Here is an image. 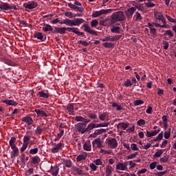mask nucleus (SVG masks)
<instances>
[{
	"label": "nucleus",
	"mask_w": 176,
	"mask_h": 176,
	"mask_svg": "<svg viewBox=\"0 0 176 176\" xmlns=\"http://www.w3.org/2000/svg\"><path fill=\"white\" fill-rule=\"evenodd\" d=\"M113 170H114V169L111 166L107 165L106 167V175L111 176V173Z\"/></svg>",
	"instance_id": "25"
},
{
	"label": "nucleus",
	"mask_w": 176,
	"mask_h": 176,
	"mask_svg": "<svg viewBox=\"0 0 176 176\" xmlns=\"http://www.w3.org/2000/svg\"><path fill=\"white\" fill-rule=\"evenodd\" d=\"M160 162H162V163H167L168 161V157L164 156V157H161V158L160 159Z\"/></svg>",
	"instance_id": "59"
},
{
	"label": "nucleus",
	"mask_w": 176,
	"mask_h": 176,
	"mask_svg": "<svg viewBox=\"0 0 176 176\" xmlns=\"http://www.w3.org/2000/svg\"><path fill=\"white\" fill-rule=\"evenodd\" d=\"M41 161V159L38 156H34L32 158V161H31V163L34 165H37L38 164V163L40 162Z\"/></svg>",
	"instance_id": "26"
},
{
	"label": "nucleus",
	"mask_w": 176,
	"mask_h": 176,
	"mask_svg": "<svg viewBox=\"0 0 176 176\" xmlns=\"http://www.w3.org/2000/svg\"><path fill=\"white\" fill-rule=\"evenodd\" d=\"M34 173V168H30L28 170H27L25 171V175L26 176H30Z\"/></svg>",
	"instance_id": "49"
},
{
	"label": "nucleus",
	"mask_w": 176,
	"mask_h": 176,
	"mask_svg": "<svg viewBox=\"0 0 176 176\" xmlns=\"http://www.w3.org/2000/svg\"><path fill=\"white\" fill-rule=\"evenodd\" d=\"M113 10L109 9V10H101L100 11H96L92 14V16L94 18L98 17L100 15L111 13Z\"/></svg>",
	"instance_id": "6"
},
{
	"label": "nucleus",
	"mask_w": 176,
	"mask_h": 176,
	"mask_svg": "<svg viewBox=\"0 0 176 176\" xmlns=\"http://www.w3.org/2000/svg\"><path fill=\"white\" fill-rule=\"evenodd\" d=\"M28 144H23L21 149H20V153L21 154L23 153L24 151L28 148Z\"/></svg>",
	"instance_id": "50"
},
{
	"label": "nucleus",
	"mask_w": 176,
	"mask_h": 176,
	"mask_svg": "<svg viewBox=\"0 0 176 176\" xmlns=\"http://www.w3.org/2000/svg\"><path fill=\"white\" fill-rule=\"evenodd\" d=\"M87 159V155L86 154H80L78 155L76 157L77 162H80L82 161H84Z\"/></svg>",
	"instance_id": "27"
},
{
	"label": "nucleus",
	"mask_w": 176,
	"mask_h": 176,
	"mask_svg": "<svg viewBox=\"0 0 176 176\" xmlns=\"http://www.w3.org/2000/svg\"><path fill=\"white\" fill-rule=\"evenodd\" d=\"M106 118H107V114L105 113H99V119L100 120H102V122H104Z\"/></svg>",
	"instance_id": "51"
},
{
	"label": "nucleus",
	"mask_w": 176,
	"mask_h": 176,
	"mask_svg": "<svg viewBox=\"0 0 176 176\" xmlns=\"http://www.w3.org/2000/svg\"><path fill=\"white\" fill-rule=\"evenodd\" d=\"M86 124H84V122H79L77 124H76V129L77 131L79 133H81V134H85V133H91L92 131V125L91 122L89 124L87 127L86 128Z\"/></svg>",
	"instance_id": "2"
},
{
	"label": "nucleus",
	"mask_w": 176,
	"mask_h": 176,
	"mask_svg": "<svg viewBox=\"0 0 176 176\" xmlns=\"http://www.w3.org/2000/svg\"><path fill=\"white\" fill-rule=\"evenodd\" d=\"M137 155H138V153L135 152V153H132V154L126 156V160H132V159L135 158Z\"/></svg>",
	"instance_id": "47"
},
{
	"label": "nucleus",
	"mask_w": 176,
	"mask_h": 176,
	"mask_svg": "<svg viewBox=\"0 0 176 176\" xmlns=\"http://www.w3.org/2000/svg\"><path fill=\"white\" fill-rule=\"evenodd\" d=\"M144 104V100H136L133 102V105L135 107H138L139 105H143Z\"/></svg>",
	"instance_id": "38"
},
{
	"label": "nucleus",
	"mask_w": 176,
	"mask_h": 176,
	"mask_svg": "<svg viewBox=\"0 0 176 176\" xmlns=\"http://www.w3.org/2000/svg\"><path fill=\"white\" fill-rule=\"evenodd\" d=\"M126 19L125 15L122 11H118L114 12L111 19L112 24H115L118 21H124Z\"/></svg>",
	"instance_id": "3"
},
{
	"label": "nucleus",
	"mask_w": 176,
	"mask_h": 176,
	"mask_svg": "<svg viewBox=\"0 0 176 176\" xmlns=\"http://www.w3.org/2000/svg\"><path fill=\"white\" fill-rule=\"evenodd\" d=\"M111 32L112 33H117V34H120V28L118 27V26H116V27H113L111 29Z\"/></svg>",
	"instance_id": "35"
},
{
	"label": "nucleus",
	"mask_w": 176,
	"mask_h": 176,
	"mask_svg": "<svg viewBox=\"0 0 176 176\" xmlns=\"http://www.w3.org/2000/svg\"><path fill=\"white\" fill-rule=\"evenodd\" d=\"M51 171H52V175L53 176H57L58 174L59 173V167L57 166H52Z\"/></svg>",
	"instance_id": "20"
},
{
	"label": "nucleus",
	"mask_w": 176,
	"mask_h": 176,
	"mask_svg": "<svg viewBox=\"0 0 176 176\" xmlns=\"http://www.w3.org/2000/svg\"><path fill=\"white\" fill-rule=\"evenodd\" d=\"M33 36L34 38H36L38 40H41L42 41H43L44 36L41 32H35Z\"/></svg>",
	"instance_id": "31"
},
{
	"label": "nucleus",
	"mask_w": 176,
	"mask_h": 176,
	"mask_svg": "<svg viewBox=\"0 0 176 176\" xmlns=\"http://www.w3.org/2000/svg\"><path fill=\"white\" fill-rule=\"evenodd\" d=\"M99 120H94L91 122V129L94 130V129H98L99 127H108L109 126V122H102L100 124L98 123Z\"/></svg>",
	"instance_id": "4"
},
{
	"label": "nucleus",
	"mask_w": 176,
	"mask_h": 176,
	"mask_svg": "<svg viewBox=\"0 0 176 176\" xmlns=\"http://www.w3.org/2000/svg\"><path fill=\"white\" fill-rule=\"evenodd\" d=\"M43 30L45 32H51L53 33V32H54V30L52 28V27L50 25H49V24H45L43 28Z\"/></svg>",
	"instance_id": "22"
},
{
	"label": "nucleus",
	"mask_w": 176,
	"mask_h": 176,
	"mask_svg": "<svg viewBox=\"0 0 176 176\" xmlns=\"http://www.w3.org/2000/svg\"><path fill=\"white\" fill-rule=\"evenodd\" d=\"M107 140L109 148L116 149L118 147V143L116 138L107 139Z\"/></svg>",
	"instance_id": "8"
},
{
	"label": "nucleus",
	"mask_w": 176,
	"mask_h": 176,
	"mask_svg": "<svg viewBox=\"0 0 176 176\" xmlns=\"http://www.w3.org/2000/svg\"><path fill=\"white\" fill-rule=\"evenodd\" d=\"M131 150L133 151H140V149L138 147V145L135 143L131 144Z\"/></svg>",
	"instance_id": "42"
},
{
	"label": "nucleus",
	"mask_w": 176,
	"mask_h": 176,
	"mask_svg": "<svg viewBox=\"0 0 176 176\" xmlns=\"http://www.w3.org/2000/svg\"><path fill=\"white\" fill-rule=\"evenodd\" d=\"M163 137L164 133L163 131H162L161 133H160V134H158V136L155 138V139H154V142H157L158 141H161L163 139Z\"/></svg>",
	"instance_id": "40"
},
{
	"label": "nucleus",
	"mask_w": 176,
	"mask_h": 176,
	"mask_svg": "<svg viewBox=\"0 0 176 176\" xmlns=\"http://www.w3.org/2000/svg\"><path fill=\"white\" fill-rule=\"evenodd\" d=\"M98 25V21L97 20H94L91 23V25L92 28L96 27Z\"/></svg>",
	"instance_id": "63"
},
{
	"label": "nucleus",
	"mask_w": 176,
	"mask_h": 176,
	"mask_svg": "<svg viewBox=\"0 0 176 176\" xmlns=\"http://www.w3.org/2000/svg\"><path fill=\"white\" fill-rule=\"evenodd\" d=\"M78 43L82 45L83 46H88L89 45V43L87 41H79Z\"/></svg>",
	"instance_id": "64"
},
{
	"label": "nucleus",
	"mask_w": 176,
	"mask_h": 176,
	"mask_svg": "<svg viewBox=\"0 0 176 176\" xmlns=\"http://www.w3.org/2000/svg\"><path fill=\"white\" fill-rule=\"evenodd\" d=\"M135 16L136 17V21H140L143 19L142 16L138 12H136Z\"/></svg>",
	"instance_id": "52"
},
{
	"label": "nucleus",
	"mask_w": 176,
	"mask_h": 176,
	"mask_svg": "<svg viewBox=\"0 0 176 176\" xmlns=\"http://www.w3.org/2000/svg\"><path fill=\"white\" fill-rule=\"evenodd\" d=\"M105 131H106V130L104 129H97L95 131V132L94 133L90 135V137H91V138H96V137H98V135H100V134L105 133Z\"/></svg>",
	"instance_id": "15"
},
{
	"label": "nucleus",
	"mask_w": 176,
	"mask_h": 176,
	"mask_svg": "<svg viewBox=\"0 0 176 176\" xmlns=\"http://www.w3.org/2000/svg\"><path fill=\"white\" fill-rule=\"evenodd\" d=\"M38 153V148H32L29 151V153L30 155H36Z\"/></svg>",
	"instance_id": "45"
},
{
	"label": "nucleus",
	"mask_w": 176,
	"mask_h": 176,
	"mask_svg": "<svg viewBox=\"0 0 176 176\" xmlns=\"http://www.w3.org/2000/svg\"><path fill=\"white\" fill-rule=\"evenodd\" d=\"M31 140V136L25 135L23 138V144L28 145Z\"/></svg>",
	"instance_id": "34"
},
{
	"label": "nucleus",
	"mask_w": 176,
	"mask_h": 176,
	"mask_svg": "<svg viewBox=\"0 0 176 176\" xmlns=\"http://www.w3.org/2000/svg\"><path fill=\"white\" fill-rule=\"evenodd\" d=\"M62 150H63V144L60 142L54 145V146L52 148L51 151L52 153L55 154Z\"/></svg>",
	"instance_id": "11"
},
{
	"label": "nucleus",
	"mask_w": 176,
	"mask_h": 176,
	"mask_svg": "<svg viewBox=\"0 0 176 176\" xmlns=\"http://www.w3.org/2000/svg\"><path fill=\"white\" fill-rule=\"evenodd\" d=\"M68 6L73 9V10H78V11L80 12H82L84 11V8H80V7H78L76 6L74 3L72 4V3H69L68 4Z\"/></svg>",
	"instance_id": "23"
},
{
	"label": "nucleus",
	"mask_w": 176,
	"mask_h": 176,
	"mask_svg": "<svg viewBox=\"0 0 176 176\" xmlns=\"http://www.w3.org/2000/svg\"><path fill=\"white\" fill-rule=\"evenodd\" d=\"M72 28H58L55 27V30L53 32V33H58L60 34H64L66 33V31L68 30L69 32H72Z\"/></svg>",
	"instance_id": "9"
},
{
	"label": "nucleus",
	"mask_w": 176,
	"mask_h": 176,
	"mask_svg": "<svg viewBox=\"0 0 176 176\" xmlns=\"http://www.w3.org/2000/svg\"><path fill=\"white\" fill-rule=\"evenodd\" d=\"M124 86H125V87H131L133 86V82L130 79H126V81L124 82Z\"/></svg>",
	"instance_id": "43"
},
{
	"label": "nucleus",
	"mask_w": 176,
	"mask_h": 176,
	"mask_svg": "<svg viewBox=\"0 0 176 176\" xmlns=\"http://www.w3.org/2000/svg\"><path fill=\"white\" fill-rule=\"evenodd\" d=\"M2 102H3V104H6L7 105H11L12 107H16V105H18L16 102L12 100H3Z\"/></svg>",
	"instance_id": "21"
},
{
	"label": "nucleus",
	"mask_w": 176,
	"mask_h": 176,
	"mask_svg": "<svg viewBox=\"0 0 176 176\" xmlns=\"http://www.w3.org/2000/svg\"><path fill=\"white\" fill-rule=\"evenodd\" d=\"M157 165V162H151V164H150V169L155 170L156 168Z\"/></svg>",
	"instance_id": "58"
},
{
	"label": "nucleus",
	"mask_w": 176,
	"mask_h": 176,
	"mask_svg": "<svg viewBox=\"0 0 176 176\" xmlns=\"http://www.w3.org/2000/svg\"><path fill=\"white\" fill-rule=\"evenodd\" d=\"M163 154L162 150H160L157 152H155V154H154V157H160L161 155Z\"/></svg>",
	"instance_id": "57"
},
{
	"label": "nucleus",
	"mask_w": 176,
	"mask_h": 176,
	"mask_svg": "<svg viewBox=\"0 0 176 176\" xmlns=\"http://www.w3.org/2000/svg\"><path fill=\"white\" fill-rule=\"evenodd\" d=\"M38 96H39V97H41V98H49L50 96L48 94H46L45 92H43V91H39L38 93Z\"/></svg>",
	"instance_id": "33"
},
{
	"label": "nucleus",
	"mask_w": 176,
	"mask_h": 176,
	"mask_svg": "<svg viewBox=\"0 0 176 176\" xmlns=\"http://www.w3.org/2000/svg\"><path fill=\"white\" fill-rule=\"evenodd\" d=\"M34 112L36 113L38 116H41V118H47L48 116L45 111L41 109H35Z\"/></svg>",
	"instance_id": "17"
},
{
	"label": "nucleus",
	"mask_w": 176,
	"mask_h": 176,
	"mask_svg": "<svg viewBox=\"0 0 176 176\" xmlns=\"http://www.w3.org/2000/svg\"><path fill=\"white\" fill-rule=\"evenodd\" d=\"M71 32L75 33L78 36H83L85 34L84 32H79L78 28H74V27H72V31Z\"/></svg>",
	"instance_id": "29"
},
{
	"label": "nucleus",
	"mask_w": 176,
	"mask_h": 176,
	"mask_svg": "<svg viewBox=\"0 0 176 176\" xmlns=\"http://www.w3.org/2000/svg\"><path fill=\"white\" fill-rule=\"evenodd\" d=\"M85 21L83 19H74V20H71L69 19H66L63 21L60 22L61 25L65 24L66 25L73 27V26H80L82 23H83Z\"/></svg>",
	"instance_id": "1"
},
{
	"label": "nucleus",
	"mask_w": 176,
	"mask_h": 176,
	"mask_svg": "<svg viewBox=\"0 0 176 176\" xmlns=\"http://www.w3.org/2000/svg\"><path fill=\"white\" fill-rule=\"evenodd\" d=\"M11 148L13 151V153L12 154L11 157L14 158V157H18V154L19 151V148L16 146V145L14 146H12Z\"/></svg>",
	"instance_id": "24"
},
{
	"label": "nucleus",
	"mask_w": 176,
	"mask_h": 176,
	"mask_svg": "<svg viewBox=\"0 0 176 176\" xmlns=\"http://www.w3.org/2000/svg\"><path fill=\"white\" fill-rule=\"evenodd\" d=\"M72 170L76 171L77 173V174L80 176V175H83V170L80 169L79 168H78L76 166H72Z\"/></svg>",
	"instance_id": "30"
},
{
	"label": "nucleus",
	"mask_w": 176,
	"mask_h": 176,
	"mask_svg": "<svg viewBox=\"0 0 176 176\" xmlns=\"http://www.w3.org/2000/svg\"><path fill=\"white\" fill-rule=\"evenodd\" d=\"M74 119L76 122H82V123H84L85 118L80 116H76Z\"/></svg>",
	"instance_id": "46"
},
{
	"label": "nucleus",
	"mask_w": 176,
	"mask_h": 176,
	"mask_svg": "<svg viewBox=\"0 0 176 176\" xmlns=\"http://www.w3.org/2000/svg\"><path fill=\"white\" fill-rule=\"evenodd\" d=\"M103 46L107 48H113L114 47L115 45L112 43L106 42L103 44Z\"/></svg>",
	"instance_id": "44"
},
{
	"label": "nucleus",
	"mask_w": 176,
	"mask_h": 176,
	"mask_svg": "<svg viewBox=\"0 0 176 176\" xmlns=\"http://www.w3.org/2000/svg\"><path fill=\"white\" fill-rule=\"evenodd\" d=\"M0 9L3 10H18V8H16L14 4H8L7 3H3V2H2L1 3V6Z\"/></svg>",
	"instance_id": "5"
},
{
	"label": "nucleus",
	"mask_w": 176,
	"mask_h": 176,
	"mask_svg": "<svg viewBox=\"0 0 176 176\" xmlns=\"http://www.w3.org/2000/svg\"><path fill=\"white\" fill-rule=\"evenodd\" d=\"M83 148L87 152H90L91 151V144L90 141H87L83 144Z\"/></svg>",
	"instance_id": "18"
},
{
	"label": "nucleus",
	"mask_w": 176,
	"mask_h": 176,
	"mask_svg": "<svg viewBox=\"0 0 176 176\" xmlns=\"http://www.w3.org/2000/svg\"><path fill=\"white\" fill-rule=\"evenodd\" d=\"M104 142L101 140L100 138H97L94 140L92 142L93 146L94 147V145H97L98 148H104Z\"/></svg>",
	"instance_id": "12"
},
{
	"label": "nucleus",
	"mask_w": 176,
	"mask_h": 176,
	"mask_svg": "<svg viewBox=\"0 0 176 176\" xmlns=\"http://www.w3.org/2000/svg\"><path fill=\"white\" fill-rule=\"evenodd\" d=\"M144 5H146V7L147 8H153L156 6L155 3L151 2L146 3Z\"/></svg>",
	"instance_id": "61"
},
{
	"label": "nucleus",
	"mask_w": 176,
	"mask_h": 176,
	"mask_svg": "<svg viewBox=\"0 0 176 176\" xmlns=\"http://www.w3.org/2000/svg\"><path fill=\"white\" fill-rule=\"evenodd\" d=\"M88 116L90 119H94V120L98 118V116L96 113H90Z\"/></svg>",
	"instance_id": "62"
},
{
	"label": "nucleus",
	"mask_w": 176,
	"mask_h": 176,
	"mask_svg": "<svg viewBox=\"0 0 176 176\" xmlns=\"http://www.w3.org/2000/svg\"><path fill=\"white\" fill-rule=\"evenodd\" d=\"M138 126H144L146 124V121L144 119H140L138 120Z\"/></svg>",
	"instance_id": "56"
},
{
	"label": "nucleus",
	"mask_w": 176,
	"mask_h": 176,
	"mask_svg": "<svg viewBox=\"0 0 176 176\" xmlns=\"http://www.w3.org/2000/svg\"><path fill=\"white\" fill-rule=\"evenodd\" d=\"M15 141H16V138L12 137L11 139H10V142H9L10 146L11 147L15 146V144H14Z\"/></svg>",
	"instance_id": "53"
},
{
	"label": "nucleus",
	"mask_w": 176,
	"mask_h": 176,
	"mask_svg": "<svg viewBox=\"0 0 176 176\" xmlns=\"http://www.w3.org/2000/svg\"><path fill=\"white\" fill-rule=\"evenodd\" d=\"M21 120L25 123H27L28 126H32L33 124V120L30 116H25L21 118Z\"/></svg>",
	"instance_id": "16"
},
{
	"label": "nucleus",
	"mask_w": 176,
	"mask_h": 176,
	"mask_svg": "<svg viewBox=\"0 0 176 176\" xmlns=\"http://www.w3.org/2000/svg\"><path fill=\"white\" fill-rule=\"evenodd\" d=\"M37 3H36L35 1H32L29 3H25L23 5V7L27 8V9H29V10H32V9H34L37 7Z\"/></svg>",
	"instance_id": "14"
},
{
	"label": "nucleus",
	"mask_w": 176,
	"mask_h": 176,
	"mask_svg": "<svg viewBox=\"0 0 176 176\" xmlns=\"http://www.w3.org/2000/svg\"><path fill=\"white\" fill-rule=\"evenodd\" d=\"M82 27L85 28V31L89 33L90 34L95 36L98 35V32L94 30L91 29L88 24L85 23Z\"/></svg>",
	"instance_id": "10"
},
{
	"label": "nucleus",
	"mask_w": 176,
	"mask_h": 176,
	"mask_svg": "<svg viewBox=\"0 0 176 176\" xmlns=\"http://www.w3.org/2000/svg\"><path fill=\"white\" fill-rule=\"evenodd\" d=\"M1 61L3 62L5 64H7L8 65L14 66V63L10 59L1 58Z\"/></svg>",
	"instance_id": "32"
},
{
	"label": "nucleus",
	"mask_w": 176,
	"mask_h": 176,
	"mask_svg": "<svg viewBox=\"0 0 176 176\" xmlns=\"http://www.w3.org/2000/svg\"><path fill=\"white\" fill-rule=\"evenodd\" d=\"M135 12V8H131L128 10H126V11H125V15H126V18L131 19L133 17V15L134 14V12Z\"/></svg>",
	"instance_id": "13"
},
{
	"label": "nucleus",
	"mask_w": 176,
	"mask_h": 176,
	"mask_svg": "<svg viewBox=\"0 0 176 176\" xmlns=\"http://www.w3.org/2000/svg\"><path fill=\"white\" fill-rule=\"evenodd\" d=\"M112 107H113L114 108H117V111H122V106L118 104L116 102H113Z\"/></svg>",
	"instance_id": "48"
},
{
	"label": "nucleus",
	"mask_w": 176,
	"mask_h": 176,
	"mask_svg": "<svg viewBox=\"0 0 176 176\" xmlns=\"http://www.w3.org/2000/svg\"><path fill=\"white\" fill-rule=\"evenodd\" d=\"M170 131H171V128H169L168 129V131H165L164 133V139L168 140L170 138Z\"/></svg>",
	"instance_id": "39"
},
{
	"label": "nucleus",
	"mask_w": 176,
	"mask_h": 176,
	"mask_svg": "<svg viewBox=\"0 0 176 176\" xmlns=\"http://www.w3.org/2000/svg\"><path fill=\"white\" fill-rule=\"evenodd\" d=\"M129 162H125L124 163L120 162L116 166V169L121 171L128 170Z\"/></svg>",
	"instance_id": "7"
},
{
	"label": "nucleus",
	"mask_w": 176,
	"mask_h": 176,
	"mask_svg": "<svg viewBox=\"0 0 176 176\" xmlns=\"http://www.w3.org/2000/svg\"><path fill=\"white\" fill-rule=\"evenodd\" d=\"M129 126V123L126 122H120L117 124V129H122V130H126Z\"/></svg>",
	"instance_id": "19"
},
{
	"label": "nucleus",
	"mask_w": 176,
	"mask_h": 176,
	"mask_svg": "<svg viewBox=\"0 0 176 176\" xmlns=\"http://www.w3.org/2000/svg\"><path fill=\"white\" fill-rule=\"evenodd\" d=\"M167 174V171H162V172H158V173H154V175L155 176H164Z\"/></svg>",
	"instance_id": "54"
},
{
	"label": "nucleus",
	"mask_w": 176,
	"mask_h": 176,
	"mask_svg": "<svg viewBox=\"0 0 176 176\" xmlns=\"http://www.w3.org/2000/svg\"><path fill=\"white\" fill-rule=\"evenodd\" d=\"M157 19L162 21V23H165V22H166V19L162 14H160L158 16H157Z\"/></svg>",
	"instance_id": "41"
},
{
	"label": "nucleus",
	"mask_w": 176,
	"mask_h": 176,
	"mask_svg": "<svg viewBox=\"0 0 176 176\" xmlns=\"http://www.w3.org/2000/svg\"><path fill=\"white\" fill-rule=\"evenodd\" d=\"M28 160H29V157H25V155L24 154L21 155V162L22 164L25 165V162H28Z\"/></svg>",
	"instance_id": "37"
},
{
	"label": "nucleus",
	"mask_w": 176,
	"mask_h": 176,
	"mask_svg": "<svg viewBox=\"0 0 176 176\" xmlns=\"http://www.w3.org/2000/svg\"><path fill=\"white\" fill-rule=\"evenodd\" d=\"M67 109L70 113H74V106L73 104H69L67 107Z\"/></svg>",
	"instance_id": "36"
},
{
	"label": "nucleus",
	"mask_w": 176,
	"mask_h": 176,
	"mask_svg": "<svg viewBox=\"0 0 176 176\" xmlns=\"http://www.w3.org/2000/svg\"><path fill=\"white\" fill-rule=\"evenodd\" d=\"M63 164L67 168H70L72 167V162L71 161V160H63Z\"/></svg>",
	"instance_id": "28"
},
{
	"label": "nucleus",
	"mask_w": 176,
	"mask_h": 176,
	"mask_svg": "<svg viewBox=\"0 0 176 176\" xmlns=\"http://www.w3.org/2000/svg\"><path fill=\"white\" fill-rule=\"evenodd\" d=\"M65 15L70 19L74 18V14L71 12H67L65 13Z\"/></svg>",
	"instance_id": "60"
},
{
	"label": "nucleus",
	"mask_w": 176,
	"mask_h": 176,
	"mask_svg": "<svg viewBox=\"0 0 176 176\" xmlns=\"http://www.w3.org/2000/svg\"><path fill=\"white\" fill-rule=\"evenodd\" d=\"M168 35L169 37H173L174 36V34L173 33V32L170 30H168L165 32V33L164 34V35Z\"/></svg>",
	"instance_id": "55"
}]
</instances>
